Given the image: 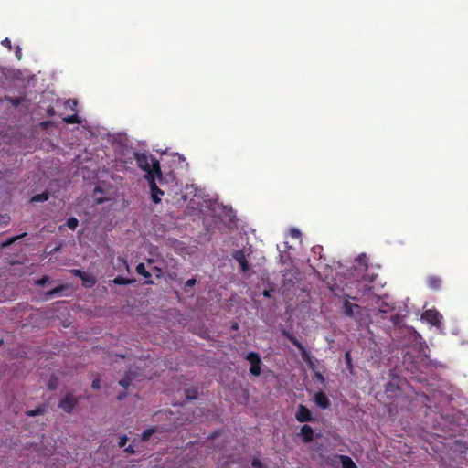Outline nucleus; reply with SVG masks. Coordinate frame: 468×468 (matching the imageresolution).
<instances>
[{"instance_id": "nucleus-41", "label": "nucleus", "mask_w": 468, "mask_h": 468, "mask_svg": "<svg viewBox=\"0 0 468 468\" xmlns=\"http://www.w3.org/2000/svg\"><path fill=\"white\" fill-rule=\"evenodd\" d=\"M344 295H345L346 297H347V298H351V299H353V300H358V296H357V295L351 296V295H349V294H346V293H345Z\"/></svg>"}, {"instance_id": "nucleus-4", "label": "nucleus", "mask_w": 468, "mask_h": 468, "mask_svg": "<svg viewBox=\"0 0 468 468\" xmlns=\"http://www.w3.org/2000/svg\"><path fill=\"white\" fill-rule=\"evenodd\" d=\"M344 314L358 322L361 321V307L356 303H351L348 300L344 303Z\"/></svg>"}, {"instance_id": "nucleus-14", "label": "nucleus", "mask_w": 468, "mask_h": 468, "mask_svg": "<svg viewBox=\"0 0 468 468\" xmlns=\"http://www.w3.org/2000/svg\"><path fill=\"white\" fill-rule=\"evenodd\" d=\"M357 289H358V293L361 294V297H365V296L371 297V291H372L373 287L369 283H366L364 282H358ZM374 295H372V297Z\"/></svg>"}, {"instance_id": "nucleus-37", "label": "nucleus", "mask_w": 468, "mask_h": 468, "mask_svg": "<svg viewBox=\"0 0 468 468\" xmlns=\"http://www.w3.org/2000/svg\"><path fill=\"white\" fill-rule=\"evenodd\" d=\"M126 396H127L126 392H124V391L121 392L118 394L117 399L121 401V400L124 399L126 398Z\"/></svg>"}, {"instance_id": "nucleus-26", "label": "nucleus", "mask_w": 468, "mask_h": 468, "mask_svg": "<svg viewBox=\"0 0 468 468\" xmlns=\"http://www.w3.org/2000/svg\"><path fill=\"white\" fill-rule=\"evenodd\" d=\"M25 235H26V233H24L22 235H18V236L13 237V238H10V239H6L5 241L2 242L1 247L2 248L8 247L11 244H13L16 240H17V239H21L22 237H24Z\"/></svg>"}, {"instance_id": "nucleus-10", "label": "nucleus", "mask_w": 468, "mask_h": 468, "mask_svg": "<svg viewBox=\"0 0 468 468\" xmlns=\"http://www.w3.org/2000/svg\"><path fill=\"white\" fill-rule=\"evenodd\" d=\"M232 257L239 264L242 272H247L250 270V264L243 250H235Z\"/></svg>"}, {"instance_id": "nucleus-29", "label": "nucleus", "mask_w": 468, "mask_h": 468, "mask_svg": "<svg viewBox=\"0 0 468 468\" xmlns=\"http://www.w3.org/2000/svg\"><path fill=\"white\" fill-rule=\"evenodd\" d=\"M43 413H44V410L41 408H37L35 410H29L27 412V414L31 417L42 415Z\"/></svg>"}, {"instance_id": "nucleus-3", "label": "nucleus", "mask_w": 468, "mask_h": 468, "mask_svg": "<svg viewBox=\"0 0 468 468\" xmlns=\"http://www.w3.org/2000/svg\"><path fill=\"white\" fill-rule=\"evenodd\" d=\"M78 403L77 398L69 392L59 401L58 408L66 413H71Z\"/></svg>"}, {"instance_id": "nucleus-30", "label": "nucleus", "mask_w": 468, "mask_h": 468, "mask_svg": "<svg viewBox=\"0 0 468 468\" xmlns=\"http://www.w3.org/2000/svg\"><path fill=\"white\" fill-rule=\"evenodd\" d=\"M197 281L195 278L188 279L185 282L184 289L186 291L188 288H192L196 284Z\"/></svg>"}, {"instance_id": "nucleus-5", "label": "nucleus", "mask_w": 468, "mask_h": 468, "mask_svg": "<svg viewBox=\"0 0 468 468\" xmlns=\"http://www.w3.org/2000/svg\"><path fill=\"white\" fill-rule=\"evenodd\" d=\"M421 318L432 325L439 326L442 320V315L435 309H429L422 313Z\"/></svg>"}, {"instance_id": "nucleus-11", "label": "nucleus", "mask_w": 468, "mask_h": 468, "mask_svg": "<svg viewBox=\"0 0 468 468\" xmlns=\"http://www.w3.org/2000/svg\"><path fill=\"white\" fill-rule=\"evenodd\" d=\"M299 436L304 443H309L313 441L314 438V429L310 425L304 424L300 430Z\"/></svg>"}, {"instance_id": "nucleus-1", "label": "nucleus", "mask_w": 468, "mask_h": 468, "mask_svg": "<svg viewBox=\"0 0 468 468\" xmlns=\"http://www.w3.org/2000/svg\"><path fill=\"white\" fill-rule=\"evenodd\" d=\"M134 159L139 168L145 172L144 178L148 179L154 176H157L160 183L163 181V175L159 161L144 153H135Z\"/></svg>"}, {"instance_id": "nucleus-47", "label": "nucleus", "mask_w": 468, "mask_h": 468, "mask_svg": "<svg viewBox=\"0 0 468 468\" xmlns=\"http://www.w3.org/2000/svg\"><path fill=\"white\" fill-rule=\"evenodd\" d=\"M5 344L4 340L2 338H0V347L3 346Z\"/></svg>"}, {"instance_id": "nucleus-39", "label": "nucleus", "mask_w": 468, "mask_h": 468, "mask_svg": "<svg viewBox=\"0 0 468 468\" xmlns=\"http://www.w3.org/2000/svg\"><path fill=\"white\" fill-rule=\"evenodd\" d=\"M48 114L49 116H53V115L55 114V110H54V108H53V107H49V108L48 109Z\"/></svg>"}, {"instance_id": "nucleus-23", "label": "nucleus", "mask_w": 468, "mask_h": 468, "mask_svg": "<svg viewBox=\"0 0 468 468\" xmlns=\"http://www.w3.org/2000/svg\"><path fill=\"white\" fill-rule=\"evenodd\" d=\"M66 226L71 230H75L79 226V220L74 217H70L67 219Z\"/></svg>"}, {"instance_id": "nucleus-43", "label": "nucleus", "mask_w": 468, "mask_h": 468, "mask_svg": "<svg viewBox=\"0 0 468 468\" xmlns=\"http://www.w3.org/2000/svg\"><path fill=\"white\" fill-rule=\"evenodd\" d=\"M316 250H323V248L321 246L314 247V251L316 252Z\"/></svg>"}, {"instance_id": "nucleus-6", "label": "nucleus", "mask_w": 468, "mask_h": 468, "mask_svg": "<svg viewBox=\"0 0 468 468\" xmlns=\"http://www.w3.org/2000/svg\"><path fill=\"white\" fill-rule=\"evenodd\" d=\"M282 335L294 346H296L303 357V360L307 361L309 359V354L304 347V346L289 331L283 330Z\"/></svg>"}, {"instance_id": "nucleus-12", "label": "nucleus", "mask_w": 468, "mask_h": 468, "mask_svg": "<svg viewBox=\"0 0 468 468\" xmlns=\"http://www.w3.org/2000/svg\"><path fill=\"white\" fill-rule=\"evenodd\" d=\"M314 401L321 409H327L330 406L328 397L322 391L315 393Z\"/></svg>"}, {"instance_id": "nucleus-36", "label": "nucleus", "mask_w": 468, "mask_h": 468, "mask_svg": "<svg viewBox=\"0 0 468 468\" xmlns=\"http://www.w3.org/2000/svg\"><path fill=\"white\" fill-rule=\"evenodd\" d=\"M127 441H128V438H127V436H125V435H124V436H122V437L120 439L119 446H120V447H124V446L126 445Z\"/></svg>"}, {"instance_id": "nucleus-32", "label": "nucleus", "mask_w": 468, "mask_h": 468, "mask_svg": "<svg viewBox=\"0 0 468 468\" xmlns=\"http://www.w3.org/2000/svg\"><path fill=\"white\" fill-rule=\"evenodd\" d=\"M251 465L252 467L254 468H263V464L262 463L257 459V458H254L252 461H251Z\"/></svg>"}, {"instance_id": "nucleus-19", "label": "nucleus", "mask_w": 468, "mask_h": 468, "mask_svg": "<svg viewBox=\"0 0 468 468\" xmlns=\"http://www.w3.org/2000/svg\"><path fill=\"white\" fill-rule=\"evenodd\" d=\"M65 289H66V287H65V286H63V285L58 286V287H56V288H54V289H52V290H50V291L47 292H46V298L50 299V298H52V297H53V296H55V295H58V294H60V293H61V292H62V291H64Z\"/></svg>"}, {"instance_id": "nucleus-45", "label": "nucleus", "mask_w": 468, "mask_h": 468, "mask_svg": "<svg viewBox=\"0 0 468 468\" xmlns=\"http://www.w3.org/2000/svg\"><path fill=\"white\" fill-rule=\"evenodd\" d=\"M54 388H55V386L50 382V383L48 384V389L52 390V389H54Z\"/></svg>"}, {"instance_id": "nucleus-9", "label": "nucleus", "mask_w": 468, "mask_h": 468, "mask_svg": "<svg viewBox=\"0 0 468 468\" xmlns=\"http://www.w3.org/2000/svg\"><path fill=\"white\" fill-rule=\"evenodd\" d=\"M295 418L299 422L302 423L313 421L314 420L310 410L303 404H300L298 406V410L295 413Z\"/></svg>"}, {"instance_id": "nucleus-2", "label": "nucleus", "mask_w": 468, "mask_h": 468, "mask_svg": "<svg viewBox=\"0 0 468 468\" xmlns=\"http://www.w3.org/2000/svg\"><path fill=\"white\" fill-rule=\"evenodd\" d=\"M246 359L250 362V372L253 376H260L261 372V359L258 353L256 352H250Z\"/></svg>"}, {"instance_id": "nucleus-16", "label": "nucleus", "mask_w": 468, "mask_h": 468, "mask_svg": "<svg viewBox=\"0 0 468 468\" xmlns=\"http://www.w3.org/2000/svg\"><path fill=\"white\" fill-rule=\"evenodd\" d=\"M135 378L136 374L129 370L125 373V376L119 381V384L122 387L127 388L131 385L132 381L135 379Z\"/></svg>"}, {"instance_id": "nucleus-40", "label": "nucleus", "mask_w": 468, "mask_h": 468, "mask_svg": "<svg viewBox=\"0 0 468 468\" xmlns=\"http://www.w3.org/2000/svg\"><path fill=\"white\" fill-rule=\"evenodd\" d=\"M16 57L18 58V59H20V58H21V49H20V48H19V47H17V49H16Z\"/></svg>"}, {"instance_id": "nucleus-28", "label": "nucleus", "mask_w": 468, "mask_h": 468, "mask_svg": "<svg viewBox=\"0 0 468 468\" xmlns=\"http://www.w3.org/2000/svg\"><path fill=\"white\" fill-rule=\"evenodd\" d=\"M65 122L67 123H70V124L80 123V120H79L78 115H76V114L68 116L67 118H65Z\"/></svg>"}, {"instance_id": "nucleus-24", "label": "nucleus", "mask_w": 468, "mask_h": 468, "mask_svg": "<svg viewBox=\"0 0 468 468\" xmlns=\"http://www.w3.org/2000/svg\"><path fill=\"white\" fill-rule=\"evenodd\" d=\"M154 432H155V429H154V428H149V429L144 430L141 436L142 441H148Z\"/></svg>"}, {"instance_id": "nucleus-20", "label": "nucleus", "mask_w": 468, "mask_h": 468, "mask_svg": "<svg viewBox=\"0 0 468 468\" xmlns=\"http://www.w3.org/2000/svg\"><path fill=\"white\" fill-rule=\"evenodd\" d=\"M133 281L122 276H117L113 279V283L117 285H128L131 284Z\"/></svg>"}, {"instance_id": "nucleus-31", "label": "nucleus", "mask_w": 468, "mask_h": 468, "mask_svg": "<svg viewBox=\"0 0 468 468\" xmlns=\"http://www.w3.org/2000/svg\"><path fill=\"white\" fill-rule=\"evenodd\" d=\"M49 281V278L48 276H43L40 279H37L36 281V284L38 286H44L47 284V282Z\"/></svg>"}, {"instance_id": "nucleus-48", "label": "nucleus", "mask_w": 468, "mask_h": 468, "mask_svg": "<svg viewBox=\"0 0 468 468\" xmlns=\"http://www.w3.org/2000/svg\"><path fill=\"white\" fill-rule=\"evenodd\" d=\"M232 328H233V329H238V324H237V323H236V324H234L232 325Z\"/></svg>"}, {"instance_id": "nucleus-18", "label": "nucleus", "mask_w": 468, "mask_h": 468, "mask_svg": "<svg viewBox=\"0 0 468 468\" xmlns=\"http://www.w3.org/2000/svg\"><path fill=\"white\" fill-rule=\"evenodd\" d=\"M49 197V194L48 191H44L40 194L34 195L31 197V202H44L47 201Z\"/></svg>"}, {"instance_id": "nucleus-8", "label": "nucleus", "mask_w": 468, "mask_h": 468, "mask_svg": "<svg viewBox=\"0 0 468 468\" xmlns=\"http://www.w3.org/2000/svg\"><path fill=\"white\" fill-rule=\"evenodd\" d=\"M70 271L74 276L79 277L82 281V285L84 287L90 288L95 285L96 279L91 274L78 269L71 270Z\"/></svg>"}, {"instance_id": "nucleus-7", "label": "nucleus", "mask_w": 468, "mask_h": 468, "mask_svg": "<svg viewBox=\"0 0 468 468\" xmlns=\"http://www.w3.org/2000/svg\"><path fill=\"white\" fill-rule=\"evenodd\" d=\"M156 178L157 176H154L146 180L149 183V187L151 190V198L154 203L158 204L161 201V197L164 196V191L157 186V184L155 182Z\"/></svg>"}, {"instance_id": "nucleus-38", "label": "nucleus", "mask_w": 468, "mask_h": 468, "mask_svg": "<svg viewBox=\"0 0 468 468\" xmlns=\"http://www.w3.org/2000/svg\"><path fill=\"white\" fill-rule=\"evenodd\" d=\"M124 451H125L126 452H128V453H131V454L134 453V449H133V447L132 445H129L128 447H126V448L124 449Z\"/></svg>"}, {"instance_id": "nucleus-21", "label": "nucleus", "mask_w": 468, "mask_h": 468, "mask_svg": "<svg viewBox=\"0 0 468 468\" xmlns=\"http://www.w3.org/2000/svg\"><path fill=\"white\" fill-rule=\"evenodd\" d=\"M136 271L138 274L144 276V278L149 279L151 277V273L148 271H146L144 263H139L136 266Z\"/></svg>"}, {"instance_id": "nucleus-44", "label": "nucleus", "mask_w": 468, "mask_h": 468, "mask_svg": "<svg viewBox=\"0 0 468 468\" xmlns=\"http://www.w3.org/2000/svg\"><path fill=\"white\" fill-rule=\"evenodd\" d=\"M263 295H264L265 297H270V296H271V294H270V292H269L268 291H264V292H263Z\"/></svg>"}, {"instance_id": "nucleus-35", "label": "nucleus", "mask_w": 468, "mask_h": 468, "mask_svg": "<svg viewBox=\"0 0 468 468\" xmlns=\"http://www.w3.org/2000/svg\"><path fill=\"white\" fill-rule=\"evenodd\" d=\"M2 45L5 46V48H7L9 50L12 49V44H11V41L9 38H5L3 41H2Z\"/></svg>"}, {"instance_id": "nucleus-13", "label": "nucleus", "mask_w": 468, "mask_h": 468, "mask_svg": "<svg viewBox=\"0 0 468 468\" xmlns=\"http://www.w3.org/2000/svg\"><path fill=\"white\" fill-rule=\"evenodd\" d=\"M373 303L378 306L379 313H388L389 310H393L387 303H385L379 296H373Z\"/></svg>"}, {"instance_id": "nucleus-15", "label": "nucleus", "mask_w": 468, "mask_h": 468, "mask_svg": "<svg viewBox=\"0 0 468 468\" xmlns=\"http://www.w3.org/2000/svg\"><path fill=\"white\" fill-rule=\"evenodd\" d=\"M427 285L433 291H437L441 286V279L439 276L431 275L427 278Z\"/></svg>"}, {"instance_id": "nucleus-34", "label": "nucleus", "mask_w": 468, "mask_h": 468, "mask_svg": "<svg viewBox=\"0 0 468 468\" xmlns=\"http://www.w3.org/2000/svg\"><path fill=\"white\" fill-rule=\"evenodd\" d=\"M91 388L93 389H99L101 388V380L100 378H95L93 379L92 383H91Z\"/></svg>"}, {"instance_id": "nucleus-25", "label": "nucleus", "mask_w": 468, "mask_h": 468, "mask_svg": "<svg viewBox=\"0 0 468 468\" xmlns=\"http://www.w3.org/2000/svg\"><path fill=\"white\" fill-rule=\"evenodd\" d=\"M345 360L346 364V368L352 373L353 371V363H352V357H351V352L346 351L345 353Z\"/></svg>"}, {"instance_id": "nucleus-46", "label": "nucleus", "mask_w": 468, "mask_h": 468, "mask_svg": "<svg viewBox=\"0 0 468 468\" xmlns=\"http://www.w3.org/2000/svg\"><path fill=\"white\" fill-rule=\"evenodd\" d=\"M152 283H153V282L151 280H147L144 282V284H152Z\"/></svg>"}, {"instance_id": "nucleus-33", "label": "nucleus", "mask_w": 468, "mask_h": 468, "mask_svg": "<svg viewBox=\"0 0 468 468\" xmlns=\"http://www.w3.org/2000/svg\"><path fill=\"white\" fill-rule=\"evenodd\" d=\"M9 101H10V103H11L12 105H14V106L17 107L18 105H20V104H21V102H22V99H20V98H11V99L9 100Z\"/></svg>"}, {"instance_id": "nucleus-17", "label": "nucleus", "mask_w": 468, "mask_h": 468, "mask_svg": "<svg viewBox=\"0 0 468 468\" xmlns=\"http://www.w3.org/2000/svg\"><path fill=\"white\" fill-rule=\"evenodd\" d=\"M337 457L339 458L343 468H357L356 464L349 456L338 455Z\"/></svg>"}, {"instance_id": "nucleus-27", "label": "nucleus", "mask_w": 468, "mask_h": 468, "mask_svg": "<svg viewBox=\"0 0 468 468\" xmlns=\"http://www.w3.org/2000/svg\"><path fill=\"white\" fill-rule=\"evenodd\" d=\"M356 261L359 264V266L364 267L365 269H366V268H367V256H366V254H361V255H359V256L356 259Z\"/></svg>"}, {"instance_id": "nucleus-22", "label": "nucleus", "mask_w": 468, "mask_h": 468, "mask_svg": "<svg viewBox=\"0 0 468 468\" xmlns=\"http://www.w3.org/2000/svg\"><path fill=\"white\" fill-rule=\"evenodd\" d=\"M197 388H187L185 390V395L187 400H194L197 399Z\"/></svg>"}, {"instance_id": "nucleus-42", "label": "nucleus", "mask_w": 468, "mask_h": 468, "mask_svg": "<svg viewBox=\"0 0 468 468\" xmlns=\"http://www.w3.org/2000/svg\"><path fill=\"white\" fill-rule=\"evenodd\" d=\"M399 315H395L392 317V321L394 324H397L398 323V320H399Z\"/></svg>"}]
</instances>
